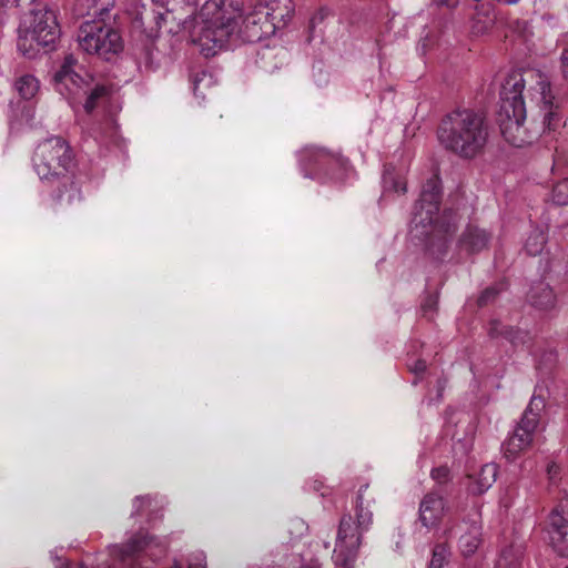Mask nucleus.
<instances>
[{
    "label": "nucleus",
    "mask_w": 568,
    "mask_h": 568,
    "mask_svg": "<svg viewBox=\"0 0 568 568\" xmlns=\"http://www.w3.org/2000/svg\"><path fill=\"white\" fill-rule=\"evenodd\" d=\"M256 63L264 71H273L278 68L277 54L273 49L264 48L258 51Z\"/></svg>",
    "instance_id": "27"
},
{
    "label": "nucleus",
    "mask_w": 568,
    "mask_h": 568,
    "mask_svg": "<svg viewBox=\"0 0 568 568\" xmlns=\"http://www.w3.org/2000/svg\"><path fill=\"white\" fill-rule=\"evenodd\" d=\"M489 336L493 338L503 337L514 346L525 345L530 342L528 331L504 325L499 321L490 322Z\"/></svg>",
    "instance_id": "20"
},
{
    "label": "nucleus",
    "mask_w": 568,
    "mask_h": 568,
    "mask_svg": "<svg viewBox=\"0 0 568 568\" xmlns=\"http://www.w3.org/2000/svg\"><path fill=\"white\" fill-rule=\"evenodd\" d=\"M523 548L520 545H509L504 548L496 562V568H520Z\"/></svg>",
    "instance_id": "23"
},
{
    "label": "nucleus",
    "mask_w": 568,
    "mask_h": 568,
    "mask_svg": "<svg viewBox=\"0 0 568 568\" xmlns=\"http://www.w3.org/2000/svg\"><path fill=\"white\" fill-rule=\"evenodd\" d=\"M547 534L558 555L568 556V497L549 514Z\"/></svg>",
    "instance_id": "11"
},
{
    "label": "nucleus",
    "mask_w": 568,
    "mask_h": 568,
    "mask_svg": "<svg viewBox=\"0 0 568 568\" xmlns=\"http://www.w3.org/2000/svg\"><path fill=\"white\" fill-rule=\"evenodd\" d=\"M432 478L438 484H446L450 479V470L447 466H439L432 470Z\"/></svg>",
    "instance_id": "35"
},
{
    "label": "nucleus",
    "mask_w": 568,
    "mask_h": 568,
    "mask_svg": "<svg viewBox=\"0 0 568 568\" xmlns=\"http://www.w3.org/2000/svg\"><path fill=\"white\" fill-rule=\"evenodd\" d=\"M263 1L243 12L233 2L206 0L195 17L184 20L191 41L209 58L237 40L256 42L275 33Z\"/></svg>",
    "instance_id": "1"
},
{
    "label": "nucleus",
    "mask_w": 568,
    "mask_h": 568,
    "mask_svg": "<svg viewBox=\"0 0 568 568\" xmlns=\"http://www.w3.org/2000/svg\"><path fill=\"white\" fill-rule=\"evenodd\" d=\"M156 19H160V20H165L164 16L162 13H159L158 17H155Z\"/></svg>",
    "instance_id": "41"
},
{
    "label": "nucleus",
    "mask_w": 568,
    "mask_h": 568,
    "mask_svg": "<svg viewBox=\"0 0 568 568\" xmlns=\"http://www.w3.org/2000/svg\"><path fill=\"white\" fill-rule=\"evenodd\" d=\"M542 408V398L534 396L515 426L513 434L503 444V452L508 460L516 459L521 452L530 447L539 424V413Z\"/></svg>",
    "instance_id": "9"
},
{
    "label": "nucleus",
    "mask_w": 568,
    "mask_h": 568,
    "mask_svg": "<svg viewBox=\"0 0 568 568\" xmlns=\"http://www.w3.org/2000/svg\"><path fill=\"white\" fill-rule=\"evenodd\" d=\"M375 500V493L369 489V484H364L356 496L355 519L351 514L342 516L333 551V560L337 567L354 568L363 535L373 524L369 508Z\"/></svg>",
    "instance_id": "5"
},
{
    "label": "nucleus",
    "mask_w": 568,
    "mask_h": 568,
    "mask_svg": "<svg viewBox=\"0 0 568 568\" xmlns=\"http://www.w3.org/2000/svg\"><path fill=\"white\" fill-rule=\"evenodd\" d=\"M473 17V31L477 34L486 33L493 28L496 20L494 0H476Z\"/></svg>",
    "instance_id": "17"
},
{
    "label": "nucleus",
    "mask_w": 568,
    "mask_h": 568,
    "mask_svg": "<svg viewBox=\"0 0 568 568\" xmlns=\"http://www.w3.org/2000/svg\"><path fill=\"white\" fill-rule=\"evenodd\" d=\"M183 3V9H185V16L184 17H174L173 19L178 21V24L181 26L182 30L186 31L189 34V30L184 28V20H186L190 17H195L201 8L195 11V8L197 7L199 0H181Z\"/></svg>",
    "instance_id": "31"
},
{
    "label": "nucleus",
    "mask_w": 568,
    "mask_h": 568,
    "mask_svg": "<svg viewBox=\"0 0 568 568\" xmlns=\"http://www.w3.org/2000/svg\"><path fill=\"white\" fill-rule=\"evenodd\" d=\"M151 537L149 536H135L131 539L129 547L132 551H140L149 546L151 542Z\"/></svg>",
    "instance_id": "36"
},
{
    "label": "nucleus",
    "mask_w": 568,
    "mask_h": 568,
    "mask_svg": "<svg viewBox=\"0 0 568 568\" xmlns=\"http://www.w3.org/2000/svg\"><path fill=\"white\" fill-rule=\"evenodd\" d=\"M491 235L486 230L469 224L458 240V247L467 254H476L488 247Z\"/></svg>",
    "instance_id": "14"
},
{
    "label": "nucleus",
    "mask_w": 568,
    "mask_h": 568,
    "mask_svg": "<svg viewBox=\"0 0 568 568\" xmlns=\"http://www.w3.org/2000/svg\"><path fill=\"white\" fill-rule=\"evenodd\" d=\"M79 47L89 54H98L105 60L123 48L120 33L103 21H84L78 31Z\"/></svg>",
    "instance_id": "8"
},
{
    "label": "nucleus",
    "mask_w": 568,
    "mask_h": 568,
    "mask_svg": "<svg viewBox=\"0 0 568 568\" xmlns=\"http://www.w3.org/2000/svg\"><path fill=\"white\" fill-rule=\"evenodd\" d=\"M539 80L537 81L538 85V94H539V101L541 103V111L544 112V121H542V130H555L559 122V118L557 112L552 109V99L550 91V84L546 80L541 78V75H538Z\"/></svg>",
    "instance_id": "16"
},
{
    "label": "nucleus",
    "mask_w": 568,
    "mask_h": 568,
    "mask_svg": "<svg viewBox=\"0 0 568 568\" xmlns=\"http://www.w3.org/2000/svg\"><path fill=\"white\" fill-rule=\"evenodd\" d=\"M566 568H568V566Z\"/></svg>",
    "instance_id": "44"
},
{
    "label": "nucleus",
    "mask_w": 568,
    "mask_h": 568,
    "mask_svg": "<svg viewBox=\"0 0 568 568\" xmlns=\"http://www.w3.org/2000/svg\"><path fill=\"white\" fill-rule=\"evenodd\" d=\"M560 44L562 47V52L560 55V71L562 78L568 81V33L562 36Z\"/></svg>",
    "instance_id": "33"
},
{
    "label": "nucleus",
    "mask_w": 568,
    "mask_h": 568,
    "mask_svg": "<svg viewBox=\"0 0 568 568\" xmlns=\"http://www.w3.org/2000/svg\"><path fill=\"white\" fill-rule=\"evenodd\" d=\"M75 59L72 55L65 58L60 70L54 74L57 85H63L71 94H75V89H81L85 84L83 78L73 71Z\"/></svg>",
    "instance_id": "19"
},
{
    "label": "nucleus",
    "mask_w": 568,
    "mask_h": 568,
    "mask_svg": "<svg viewBox=\"0 0 568 568\" xmlns=\"http://www.w3.org/2000/svg\"><path fill=\"white\" fill-rule=\"evenodd\" d=\"M60 37V27L53 10L44 7L33 9L29 21L19 29L18 49L27 58L33 59L40 48H52Z\"/></svg>",
    "instance_id": "7"
},
{
    "label": "nucleus",
    "mask_w": 568,
    "mask_h": 568,
    "mask_svg": "<svg viewBox=\"0 0 568 568\" xmlns=\"http://www.w3.org/2000/svg\"><path fill=\"white\" fill-rule=\"evenodd\" d=\"M50 183L57 184L50 193V199L57 207L75 211L83 203V180L74 171L63 176V179Z\"/></svg>",
    "instance_id": "10"
},
{
    "label": "nucleus",
    "mask_w": 568,
    "mask_h": 568,
    "mask_svg": "<svg viewBox=\"0 0 568 568\" xmlns=\"http://www.w3.org/2000/svg\"><path fill=\"white\" fill-rule=\"evenodd\" d=\"M313 156L317 169L321 172L324 171V176H318L321 181L332 180L342 182L345 179L348 164L345 158L324 149L316 150Z\"/></svg>",
    "instance_id": "12"
},
{
    "label": "nucleus",
    "mask_w": 568,
    "mask_h": 568,
    "mask_svg": "<svg viewBox=\"0 0 568 568\" xmlns=\"http://www.w3.org/2000/svg\"><path fill=\"white\" fill-rule=\"evenodd\" d=\"M490 134L481 112L457 109L445 115L437 129L440 145L460 159L471 160L484 153Z\"/></svg>",
    "instance_id": "2"
},
{
    "label": "nucleus",
    "mask_w": 568,
    "mask_h": 568,
    "mask_svg": "<svg viewBox=\"0 0 568 568\" xmlns=\"http://www.w3.org/2000/svg\"><path fill=\"white\" fill-rule=\"evenodd\" d=\"M551 200L557 205L568 204V179H565L554 185Z\"/></svg>",
    "instance_id": "30"
},
{
    "label": "nucleus",
    "mask_w": 568,
    "mask_h": 568,
    "mask_svg": "<svg viewBox=\"0 0 568 568\" xmlns=\"http://www.w3.org/2000/svg\"><path fill=\"white\" fill-rule=\"evenodd\" d=\"M14 89L24 100H31L39 91V81L31 74H24L14 82Z\"/></svg>",
    "instance_id": "24"
},
{
    "label": "nucleus",
    "mask_w": 568,
    "mask_h": 568,
    "mask_svg": "<svg viewBox=\"0 0 568 568\" xmlns=\"http://www.w3.org/2000/svg\"><path fill=\"white\" fill-rule=\"evenodd\" d=\"M546 242L545 233L538 229L534 230L526 240L525 250L529 255L536 256L542 252Z\"/></svg>",
    "instance_id": "26"
},
{
    "label": "nucleus",
    "mask_w": 568,
    "mask_h": 568,
    "mask_svg": "<svg viewBox=\"0 0 568 568\" xmlns=\"http://www.w3.org/2000/svg\"><path fill=\"white\" fill-rule=\"evenodd\" d=\"M32 163L41 181L53 182L72 173L75 168V155L65 139L51 136L37 145Z\"/></svg>",
    "instance_id": "6"
},
{
    "label": "nucleus",
    "mask_w": 568,
    "mask_h": 568,
    "mask_svg": "<svg viewBox=\"0 0 568 568\" xmlns=\"http://www.w3.org/2000/svg\"><path fill=\"white\" fill-rule=\"evenodd\" d=\"M505 288H506V284L503 282L496 283L491 286H488L479 295L478 301H477L478 306L483 307V306H486V305L493 303L496 300L497 295Z\"/></svg>",
    "instance_id": "29"
},
{
    "label": "nucleus",
    "mask_w": 568,
    "mask_h": 568,
    "mask_svg": "<svg viewBox=\"0 0 568 568\" xmlns=\"http://www.w3.org/2000/svg\"><path fill=\"white\" fill-rule=\"evenodd\" d=\"M440 199L439 179L433 176L423 186L412 220L413 230L430 227L427 250L436 258L447 253L448 243L457 230L458 222L457 214L452 210L445 211L442 219L437 220Z\"/></svg>",
    "instance_id": "3"
},
{
    "label": "nucleus",
    "mask_w": 568,
    "mask_h": 568,
    "mask_svg": "<svg viewBox=\"0 0 568 568\" xmlns=\"http://www.w3.org/2000/svg\"><path fill=\"white\" fill-rule=\"evenodd\" d=\"M428 234V231H422L420 235Z\"/></svg>",
    "instance_id": "42"
},
{
    "label": "nucleus",
    "mask_w": 568,
    "mask_h": 568,
    "mask_svg": "<svg viewBox=\"0 0 568 568\" xmlns=\"http://www.w3.org/2000/svg\"><path fill=\"white\" fill-rule=\"evenodd\" d=\"M464 532L460 535L458 545L464 556L468 557L475 554L481 544V526L478 523L465 524Z\"/></svg>",
    "instance_id": "22"
},
{
    "label": "nucleus",
    "mask_w": 568,
    "mask_h": 568,
    "mask_svg": "<svg viewBox=\"0 0 568 568\" xmlns=\"http://www.w3.org/2000/svg\"><path fill=\"white\" fill-rule=\"evenodd\" d=\"M497 478V465L485 464L475 477H469L468 491L473 495H481L488 490Z\"/></svg>",
    "instance_id": "21"
},
{
    "label": "nucleus",
    "mask_w": 568,
    "mask_h": 568,
    "mask_svg": "<svg viewBox=\"0 0 568 568\" xmlns=\"http://www.w3.org/2000/svg\"><path fill=\"white\" fill-rule=\"evenodd\" d=\"M426 362L424 359H417L413 365L409 366V371L415 375L423 374L426 371Z\"/></svg>",
    "instance_id": "39"
},
{
    "label": "nucleus",
    "mask_w": 568,
    "mask_h": 568,
    "mask_svg": "<svg viewBox=\"0 0 568 568\" xmlns=\"http://www.w3.org/2000/svg\"><path fill=\"white\" fill-rule=\"evenodd\" d=\"M384 186L387 190H394L395 192L405 193L407 191L406 183L400 180H396L393 173L386 171L383 176Z\"/></svg>",
    "instance_id": "32"
},
{
    "label": "nucleus",
    "mask_w": 568,
    "mask_h": 568,
    "mask_svg": "<svg viewBox=\"0 0 568 568\" xmlns=\"http://www.w3.org/2000/svg\"><path fill=\"white\" fill-rule=\"evenodd\" d=\"M437 303H438L437 295H428L422 304V310H423L424 314L427 315L428 312L435 311Z\"/></svg>",
    "instance_id": "38"
},
{
    "label": "nucleus",
    "mask_w": 568,
    "mask_h": 568,
    "mask_svg": "<svg viewBox=\"0 0 568 568\" xmlns=\"http://www.w3.org/2000/svg\"><path fill=\"white\" fill-rule=\"evenodd\" d=\"M446 548L444 546H436L433 550V556L428 568H442L446 560Z\"/></svg>",
    "instance_id": "34"
},
{
    "label": "nucleus",
    "mask_w": 568,
    "mask_h": 568,
    "mask_svg": "<svg viewBox=\"0 0 568 568\" xmlns=\"http://www.w3.org/2000/svg\"><path fill=\"white\" fill-rule=\"evenodd\" d=\"M111 94V88L104 84H98L90 90L84 103V110L91 113L101 101L105 100Z\"/></svg>",
    "instance_id": "25"
},
{
    "label": "nucleus",
    "mask_w": 568,
    "mask_h": 568,
    "mask_svg": "<svg viewBox=\"0 0 568 568\" xmlns=\"http://www.w3.org/2000/svg\"><path fill=\"white\" fill-rule=\"evenodd\" d=\"M173 11H174V8L168 9V12H173Z\"/></svg>",
    "instance_id": "43"
},
{
    "label": "nucleus",
    "mask_w": 568,
    "mask_h": 568,
    "mask_svg": "<svg viewBox=\"0 0 568 568\" xmlns=\"http://www.w3.org/2000/svg\"><path fill=\"white\" fill-rule=\"evenodd\" d=\"M264 6H267V13L274 31L284 28L293 14L292 0H263Z\"/></svg>",
    "instance_id": "18"
},
{
    "label": "nucleus",
    "mask_w": 568,
    "mask_h": 568,
    "mask_svg": "<svg viewBox=\"0 0 568 568\" xmlns=\"http://www.w3.org/2000/svg\"><path fill=\"white\" fill-rule=\"evenodd\" d=\"M529 304L540 312H552L558 310V298L552 287L544 282H538L530 287L528 293Z\"/></svg>",
    "instance_id": "15"
},
{
    "label": "nucleus",
    "mask_w": 568,
    "mask_h": 568,
    "mask_svg": "<svg viewBox=\"0 0 568 568\" xmlns=\"http://www.w3.org/2000/svg\"><path fill=\"white\" fill-rule=\"evenodd\" d=\"M437 7H445L447 9H454L458 6L459 0H433Z\"/></svg>",
    "instance_id": "40"
},
{
    "label": "nucleus",
    "mask_w": 568,
    "mask_h": 568,
    "mask_svg": "<svg viewBox=\"0 0 568 568\" xmlns=\"http://www.w3.org/2000/svg\"><path fill=\"white\" fill-rule=\"evenodd\" d=\"M445 511V499L437 491L427 493L419 504L418 520L427 531L438 527Z\"/></svg>",
    "instance_id": "13"
},
{
    "label": "nucleus",
    "mask_w": 568,
    "mask_h": 568,
    "mask_svg": "<svg viewBox=\"0 0 568 568\" xmlns=\"http://www.w3.org/2000/svg\"><path fill=\"white\" fill-rule=\"evenodd\" d=\"M151 505L150 496H138L133 501L134 511L133 515H140L144 507Z\"/></svg>",
    "instance_id": "37"
},
{
    "label": "nucleus",
    "mask_w": 568,
    "mask_h": 568,
    "mask_svg": "<svg viewBox=\"0 0 568 568\" xmlns=\"http://www.w3.org/2000/svg\"><path fill=\"white\" fill-rule=\"evenodd\" d=\"M525 79L521 72L509 73L500 89V104L498 123L505 140L516 146L523 148L536 141L540 133V126H525L526 106L523 98Z\"/></svg>",
    "instance_id": "4"
},
{
    "label": "nucleus",
    "mask_w": 568,
    "mask_h": 568,
    "mask_svg": "<svg viewBox=\"0 0 568 568\" xmlns=\"http://www.w3.org/2000/svg\"><path fill=\"white\" fill-rule=\"evenodd\" d=\"M213 77L211 73L206 71H201L196 73L193 78V90L195 95L204 98L205 90L210 89L213 85Z\"/></svg>",
    "instance_id": "28"
}]
</instances>
